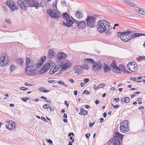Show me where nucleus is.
Segmentation results:
<instances>
[{"label":"nucleus","mask_w":145,"mask_h":145,"mask_svg":"<svg viewBox=\"0 0 145 145\" xmlns=\"http://www.w3.org/2000/svg\"><path fill=\"white\" fill-rule=\"evenodd\" d=\"M126 33H125V34H127L128 35L129 34L131 33H133V31L131 30H130L129 31L127 30V31H125Z\"/></svg>","instance_id":"c03bdc74"},{"label":"nucleus","mask_w":145,"mask_h":145,"mask_svg":"<svg viewBox=\"0 0 145 145\" xmlns=\"http://www.w3.org/2000/svg\"><path fill=\"white\" fill-rule=\"evenodd\" d=\"M133 67V70H132L131 71L132 72H136L138 70V67L137 64L135 62H134L131 64V67Z\"/></svg>","instance_id":"4be33fe9"},{"label":"nucleus","mask_w":145,"mask_h":145,"mask_svg":"<svg viewBox=\"0 0 145 145\" xmlns=\"http://www.w3.org/2000/svg\"><path fill=\"white\" fill-rule=\"evenodd\" d=\"M95 19V18L94 16L88 15L86 19V20L87 22V25L91 28L94 27Z\"/></svg>","instance_id":"20e7f679"},{"label":"nucleus","mask_w":145,"mask_h":145,"mask_svg":"<svg viewBox=\"0 0 145 145\" xmlns=\"http://www.w3.org/2000/svg\"><path fill=\"white\" fill-rule=\"evenodd\" d=\"M84 94H86L88 95H89L90 94V93L89 91L86 90H85L84 91L82 92V94L84 95Z\"/></svg>","instance_id":"58836bf2"},{"label":"nucleus","mask_w":145,"mask_h":145,"mask_svg":"<svg viewBox=\"0 0 145 145\" xmlns=\"http://www.w3.org/2000/svg\"><path fill=\"white\" fill-rule=\"evenodd\" d=\"M88 64H84L82 66V68L85 69H88Z\"/></svg>","instance_id":"f704fd0d"},{"label":"nucleus","mask_w":145,"mask_h":145,"mask_svg":"<svg viewBox=\"0 0 145 145\" xmlns=\"http://www.w3.org/2000/svg\"><path fill=\"white\" fill-rule=\"evenodd\" d=\"M46 59V56H44L43 57H41L40 58V59L39 61L41 62L42 63H43L45 61Z\"/></svg>","instance_id":"473e14b6"},{"label":"nucleus","mask_w":145,"mask_h":145,"mask_svg":"<svg viewBox=\"0 0 145 145\" xmlns=\"http://www.w3.org/2000/svg\"><path fill=\"white\" fill-rule=\"evenodd\" d=\"M137 60L138 61L140 62V60H145V56H139L137 59Z\"/></svg>","instance_id":"72a5a7b5"},{"label":"nucleus","mask_w":145,"mask_h":145,"mask_svg":"<svg viewBox=\"0 0 145 145\" xmlns=\"http://www.w3.org/2000/svg\"><path fill=\"white\" fill-rule=\"evenodd\" d=\"M128 121L124 120L121 122L120 125V129H122L121 128L124 127H129L128 126Z\"/></svg>","instance_id":"a211bd4d"},{"label":"nucleus","mask_w":145,"mask_h":145,"mask_svg":"<svg viewBox=\"0 0 145 145\" xmlns=\"http://www.w3.org/2000/svg\"><path fill=\"white\" fill-rule=\"evenodd\" d=\"M56 53L52 49H49L48 50V56L50 58H54L55 57Z\"/></svg>","instance_id":"aec40b11"},{"label":"nucleus","mask_w":145,"mask_h":145,"mask_svg":"<svg viewBox=\"0 0 145 145\" xmlns=\"http://www.w3.org/2000/svg\"><path fill=\"white\" fill-rule=\"evenodd\" d=\"M121 129H120V130L123 133H126L129 131V127H124Z\"/></svg>","instance_id":"7c9ffc66"},{"label":"nucleus","mask_w":145,"mask_h":145,"mask_svg":"<svg viewBox=\"0 0 145 145\" xmlns=\"http://www.w3.org/2000/svg\"><path fill=\"white\" fill-rule=\"evenodd\" d=\"M41 119L45 122H47V121L45 118L43 117H41Z\"/></svg>","instance_id":"69168bd1"},{"label":"nucleus","mask_w":145,"mask_h":145,"mask_svg":"<svg viewBox=\"0 0 145 145\" xmlns=\"http://www.w3.org/2000/svg\"><path fill=\"white\" fill-rule=\"evenodd\" d=\"M125 31L123 32H118V36L119 37L122 41L124 42H128L130 40V39L128 38V35L127 34H125Z\"/></svg>","instance_id":"39448f33"},{"label":"nucleus","mask_w":145,"mask_h":145,"mask_svg":"<svg viewBox=\"0 0 145 145\" xmlns=\"http://www.w3.org/2000/svg\"><path fill=\"white\" fill-rule=\"evenodd\" d=\"M82 113H83V115H87V114L88 113V112L86 110H85Z\"/></svg>","instance_id":"338daca9"},{"label":"nucleus","mask_w":145,"mask_h":145,"mask_svg":"<svg viewBox=\"0 0 145 145\" xmlns=\"http://www.w3.org/2000/svg\"><path fill=\"white\" fill-rule=\"evenodd\" d=\"M105 86V83H102L101 84H100L99 85V88H103Z\"/></svg>","instance_id":"49530a36"},{"label":"nucleus","mask_w":145,"mask_h":145,"mask_svg":"<svg viewBox=\"0 0 145 145\" xmlns=\"http://www.w3.org/2000/svg\"><path fill=\"white\" fill-rule=\"evenodd\" d=\"M129 6H131L132 7H134L135 5V4L133 2H129V3H128V5Z\"/></svg>","instance_id":"ea45409f"},{"label":"nucleus","mask_w":145,"mask_h":145,"mask_svg":"<svg viewBox=\"0 0 145 145\" xmlns=\"http://www.w3.org/2000/svg\"><path fill=\"white\" fill-rule=\"evenodd\" d=\"M16 63L18 65L22 66L23 64V61L22 58H18L16 61Z\"/></svg>","instance_id":"cd10ccee"},{"label":"nucleus","mask_w":145,"mask_h":145,"mask_svg":"<svg viewBox=\"0 0 145 145\" xmlns=\"http://www.w3.org/2000/svg\"><path fill=\"white\" fill-rule=\"evenodd\" d=\"M113 141V145H120V142L119 139L114 138L112 139Z\"/></svg>","instance_id":"a878e982"},{"label":"nucleus","mask_w":145,"mask_h":145,"mask_svg":"<svg viewBox=\"0 0 145 145\" xmlns=\"http://www.w3.org/2000/svg\"><path fill=\"white\" fill-rule=\"evenodd\" d=\"M97 26V31L101 33L105 32L106 35H109L112 33L110 30L112 28L110 27L109 23L106 20H99Z\"/></svg>","instance_id":"f257e3e1"},{"label":"nucleus","mask_w":145,"mask_h":145,"mask_svg":"<svg viewBox=\"0 0 145 145\" xmlns=\"http://www.w3.org/2000/svg\"><path fill=\"white\" fill-rule=\"evenodd\" d=\"M82 14L80 11H78L76 14V16L78 18L82 17Z\"/></svg>","instance_id":"c756f323"},{"label":"nucleus","mask_w":145,"mask_h":145,"mask_svg":"<svg viewBox=\"0 0 145 145\" xmlns=\"http://www.w3.org/2000/svg\"><path fill=\"white\" fill-rule=\"evenodd\" d=\"M139 13L142 15H145V10L140 8Z\"/></svg>","instance_id":"e433bc0d"},{"label":"nucleus","mask_w":145,"mask_h":145,"mask_svg":"<svg viewBox=\"0 0 145 145\" xmlns=\"http://www.w3.org/2000/svg\"><path fill=\"white\" fill-rule=\"evenodd\" d=\"M120 100V99L119 98H114L113 99V101H115L116 102H118Z\"/></svg>","instance_id":"052dcab7"},{"label":"nucleus","mask_w":145,"mask_h":145,"mask_svg":"<svg viewBox=\"0 0 145 145\" xmlns=\"http://www.w3.org/2000/svg\"><path fill=\"white\" fill-rule=\"evenodd\" d=\"M71 135H72L73 136H74V134L73 133L71 132L69 133L68 136L69 137H71Z\"/></svg>","instance_id":"0e129e2a"},{"label":"nucleus","mask_w":145,"mask_h":145,"mask_svg":"<svg viewBox=\"0 0 145 145\" xmlns=\"http://www.w3.org/2000/svg\"><path fill=\"white\" fill-rule=\"evenodd\" d=\"M61 4H62V5L63 6H67L66 5V2L65 1H61Z\"/></svg>","instance_id":"6e6d98bb"},{"label":"nucleus","mask_w":145,"mask_h":145,"mask_svg":"<svg viewBox=\"0 0 145 145\" xmlns=\"http://www.w3.org/2000/svg\"><path fill=\"white\" fill-rule=\"evenodd\" d=\"M57 1L56 0L55 1V3L54 4V5H52V6H53V7L54 8V7H55V8H56V9H57Z\"/></svg>","instance_id":"864d4df0"},{"label":"nucleus","mask_w":145,"mask_h":145,"mask_svg":"<svg viewBox=\"0 0 145 145\" xmlns=\"http://www.w3.org/2000/svg\"><path fill=\"white\" fill-rule=\"evenodd\" d=\"M9 59L6 53H3L2 57H0V66H3L8 62Z\"/></svg>","instance_id":"0eeeda50"},{"label":"nucleus","mask_w":145,"mask_h":145,"mask_svg":"<svg viewBox=\"0 0 145 145\" xmlns=\"http://www.w3.org/2000/svg\"><path fill=\"white\" fill-rule=\"evenodd\" d=\"M65 21H63L62 24L63 25L67 27H70L73 26L72 24L75 23V21H73L72 20L71 18L65 21Z\"/></svg>","instance_id":"dca6fc26"},{"label":"nucleus","mask_w":145,"mask_h":145,"mask_svg":"<svg viewBox=\"0 0 145 145\" xmlns=\"http://www.w3.org/2000/svg\"><path fill=\"white\" fill-rule=\"evenodd\" d=\"M46 140L50 144L52 145L53 143L52 141L50 139H46Z\"/></svg>","instance_id":"3c124183"},{"label":"nucleus","mask_w":145,"mask_h":145,"mask_svg":"<svg viewBox=\"0 0 145 145\" xmlns=\"http://www.w3.org/2000/svg\"><path fill=\"white\" fill-rule=\"evenodd\" d=\"M120 73H119V74H120L121 73V71H123V72H124V73H125V72H126V69H125V68H123V69H120Z\"/></svg>","instance_id":"4d7b16f0"},{"label":"nucleus","mask_w":145,"mask_h":145,"mask_svg":"<svg viewBox=\"0 0 145 145\" xmlns=\"http://www.w3.org/2000/svg\"><path fill=\"white\" fill-rule=\"evenodd\" d=\"M55 65L54 62L52 60H50L45 63L43 65V67H45L48 69V70L53 67Z\"/></svg>","instance_id":"f3484780"},{"label":"nucleus","mask_w":145,"mask_h":145,"mask_svg":"<svg viewBox=\"0 0 145 145\" xmlns=\"http://www.w3.org/2000/svg\"><path fill=\"white\" fill-rule=\"evenodd\" d=\"M82 69V66L77 65L76 66L74 72L79 74V73L81 72Z\"/></svg>","instance_id":"393cba45"},{"label":"nucleus","mask_w":145,"mask_h":145,"mask_svg":"<svg viewBox=\"0 0 145 145\" xmlns=\"http://www.w3.org/2000/svg\"><path fill=\"white\" fill-rule=\"evenodd\" d=\"M140 8L137 7L135 8L134 10H135L136 12L138 13H139L140 11Z\"/></svg>","instance_id":"a19ab883"},{"label":"nucleus","mask_w":145,"mask_h":145,"mask_svg":"<svg viewBox=\"0 0 145 145\" xmlns=\"http://www.w3.org/2000/svg\"><path fill=\"white\" fill-rule=\"evenodd\" d=\"M63 18L64 19V20H68V19L70 18V16L69 15L67 12H65L62 14Z\"/></svg>","instance_id":"bb28decb"},{"label":"nucleus","mask_w":145,"mask_h":145,"mask_svg":"<svg viewBox=\"0 0 145 145\" xmlns=\"http://www.w3.org/2000/svg\"><path fill=\"white\" fill-rule=\"evenodd\" d=\"M142 99L140 98H138L137 99V101L138 102V104H142V102L141 101Z\"/></svg>","instance_id":"de8ad7c7"},{"label":"nucleus","mask_w":145,"mask_h":145,"mask_svg":"<svg viewBox=\"0 0 145 145\" xmlns=\"http://www.w3.org/2000/svg\"><path fill=\"white\" fill-rule=\"evenodd\" d=\"M6 4L11 9L12 11L17 10L18 8L16 5L15 3L12 0H7Z\"/></svg>","instance_id":"1a4fd4ad"},{"label":"nucleus","mask_w":145,"mask_h":145,"mask_svg":"<svg viewBox=\"0 0 145 145\" xmlns=\"http://www.w3.org/2000/svg\"><path fill=\"white\" fill-rule=\"evenodd\" d=\"M84 82L86 83H88L89 81V80L88 78H85L84 80Z\"/></svg>","instance_id":"e2e57ef3"},{"label":"nucleus","mask_w":145,"mask_h":145,"mask_svg":"<svg viewBox=\"0 0 145 145\" xmlns=\"http://www.w3.org/2000/svg\"><path fill=\"white\" fill-rule=\"evenodd\" d=\"M43 64V63H42L39 61H38L36 64H35V67H36L38 69Z\"/></svg>","instance_id":"2f4dec72"},{"label":"nucleus","mask_w":145,"mask_h":145,"mask_svg":"<svg viewBox=\"0 0 145 145\" xmlns=\"http://www.w3.org/2000/svg\"><path fill=\"white\" fill-rule=\"evenodd\" d=\"M139 37V33H135L129 36L128 37L130 39V40L132 39L135 38L136 37Z\"/></svg>","instance_id":"c85d7f7f"},{"label":"nucleus","mask_w":145,"mask_h":145,"mask_svg":"<svg viewBox=\"0 0 145 145\" xmlns=\"http://www.w3.org/2000/svg\"><path fill=\"white\" fill-rule=\"evenodd\" d=\"M59 69V68L58 67V66L57 65H56L55 66L54 68V69L55 71L56 72Z\"/></svg>","instance_id":"5fc2aeb1"},{"label":"nucleus","mask_w":145,"mask_h":145,"mask_svg":"<svg viewBox=\"0 0 145 145\" xmlns=\"http://www.w3.org/2000/svg\"><path fill=\"white\" fill-rule=\"evenodd\" d=\"M115 135L114 137V138L117 139V138L118 139L120 138L121 140H122L123 137V135L118 132H115Z\"/></svg>","instance_id":"412c9836"},{"label":"nucleus","mask_w":145,"mask_h":145,"mask_svg":"<svg viewBox=\"0 0 145 145\" xmlns=\"http://www.w3.org/2000/svg\"><path fill=\"white\" fill-rule=\"evenodd\" d=\"M131 62L129 63L127 65V67L128 69L130 71H132V70H131L130 69V67H131Z\"/></svg>","instance_id":"79ce46f5"},{"label":"nucleus","mask_w":145,"mask_h":145,"mask_svg":"<svg viewBox=\"0 0 145 145\" xmlns=\"http://www.w3.org/2000/svg\"><path fill=\"white\" fill-rule=\"evenodd\" d=\"M43 107L44 109H48L49 108L46 104H45L43 106Z\"/></svg>","instance_id":"603ef678"},{"label":"nucleus","mask_w":145,"mask_h":145,"mask_svg":"<svg viewBox=\"0 0 145 145\" xmlns=\"http://www.w3.org/2000/svg\"><path fill=\"white\" fill-rule=\"evenodd\" d=\"M37 71L35 69V65H31L26 67L25 73L30 75H35L36 74Z\"/></svg>","instance_id":"7ed1b4c3"},{"label":"nucleus","mask_w":145,"mask_h":145,"mask_svg":"<svg viewBox=\"0 0 145 145\" xmlns=\"http://www.w3.org/2000/svg\"><path fill=\"white\" fill-rule=\"evenodd\" d=\"M84 61L87 63H93V70L96 72L99 71L102 67V64L101 62L99 61L96 62L93 59L91 58H84Z\"/></svg>","instance_id":"f03ea898"},{"label":"nucleus","mask_w":145,"mask_h":145,"mask_svg":"<svg viewBox=\"0 0 145 145\" xmlns=\"http://www.w3.org/2000/svg\"><path fill=\"white\" fill-rule=\"evenodd\" d=\"M40 91L41 92H48L49 91L48 90L46 89H42L40 90Z\"/></svg>","instance_id":"bf43d9fd"},{"label":"nucleus","mask_w":145,"mask_h":145,"mask_svg":"<svg viewBox=\"0 0 145 145\" xmlns=\"http://www.w3.org/2000/svg\"><path fill=\"white\" fill-rule=\"evenodd\" d=\"M20 89L21 90L25 91L28 89L29 88L24 87H22L20 88Z\"/></svg>","instance_id":"8fccbe9b"},{"label":"nucleus","mask_w":145,"mask_h":145,"mask_svg":"<svg viewBox=\"0 0 145 145\" xmlns=\"http://www.w3.org/2000/svg\"><path fill=\"white\" fill-rule=\"evenodd\" d=\"M27 4L29 7H33L38 9L39 3L37 0H27Z\"/></svg>","instance_id":"9b49d317"},{"label":"nucleus","mask_w":145,"mask_h":145,"mask_svg":"<svg viewBox=\"0 0 145 145\" xmlns=\"http://www.w3.org/2000/svg\"><path fill=\"white\" fill-rule=\"evenodd\" d=\"M125 98V97H122L120 99V102H121V103H123L124 102H125V103L126 101Z\"/></svg>","instance_id":"a18cd8bd"},{"label":"nucleus","mask_w":145,"mask_h":145,"mask_svg":"<svg viewBox=\"0 0 145 145\" xmlns=\"http://www.w3.org/2000/svg\"><path fill=\"white\" fill-rule=\"evenodd\" d=\"M15 67V66L14 65H11L10 68V69L11 71V72L13 71V70L14 69V68Z\"/></svg>","instance_id":"37998d69"},{"label":"nucleus","mask_w":145,"mask_h":145,"mask_svg":"<svg viewBox=\"0 0 145 145\" xmlns=\"http://www.w3.org/2000/svg\"><path fill=\"white\" fill-rule=\"evenodd\" d=\"M54 11L51 9H48L47 10V13L48 14L51 18L55 19H57L61 17L60 14L58 12H56V10L54 9Z\"/></svg>","instance_id":"423d86ee"},{"label":"nucleus","mask_w":145,"mask_h":145,"mask_svg":"<svg viewBox=\"0 0 145 145\" xmlns=\"http://www.w3.org/2000/svg\"><path fill=\"white\" fill-rule=\"evenodd\" d=\"M57 83L58 84H59L63 85L64 84V83L61 81H58Z\"/></svg>","instance_id":"680f3d73"},{"label":"nucleus","mask_w":145,"mask_h":145,"mask_svg":"<svg viewBox=\"0 0 145 145\" xmlns=\"http://www.w3.org/2000/svg\"><path fill=\"white\" fill-rule=\"evenodd\" d=\"M110 67L113 69L114 70L113 71L114 73H120V68L116 66V63L114 60L112 61V63L110 65Z\"/></svg>","instance_id":"2eb2a0df"},{"label":"nucleus","mask_w":145,"mask_h":145,"mask_svg":"<svg viewBox=\"0 0 145 145\" xmlns=\"http://www.w3.org/2000/svg\"><path fill=\"white\" fill-rule=\"evenodd\" d=\"M125 103H128L129 101H130V99L129 97H125Z\"/></svg>","instance_id":"09e8293b"},{"label":"nucleus","mask_w":145,"mask_h":145,"mask_svg":"<svg viewBox=\"0 0 145 145\" xmlns=\"http://www.w3.org/2000/svg\"><path fill=\"white\" fill-rule=\"evenodd\" d=\"M72 19L75 21V24H76L78 28L80 29H84L86 28L87 25L85 21H78L72 18Z\"/></svg>","instance_id":"9d476101"},{"label":"nucleus","mask_w":145,"mask_h":145,"mask_svg":"<svg viewBox=\"0 0 145 145\" xmlns=\"http://www.w3.org/2000/svg\"><path fill=\"white\" fill-rule=\"evenodd\" d=\"M8 122L9 124L8 126H6V128L11 131H15L16 129V123L12 121H9Z\"/></svg>","instance_id":"ddd939ff"},{"label":"nucleus","mask_w":145,"mask_h":145,"mask_svg":"<svg viewBox=\"0 0 145 145\" xmlns=\"http://www.w3.org/2000/svg\"><path fill=\"white\" fill-rule=\"evenodd\" d=\"M44 3V4L45 3L44 1L43 0H42L40 2V4L39 3V5L38 6V8H39L40 7H43V6L44 5L42 4L43 3Z\"/></svg>","instance_id":"4c0bfd02"},{"label":"nucleus","mask_w":145,"mask_h":145,"mask_svg":"<svg viewBox=\"0 0 145 145\" xmlns=\"http://www.w3.org/2000/svg\"><path fill=\"white\" fill-rule=\"evenodd\" d=\"M66 57L67 55L66 54L63 52H60L57 54L56 60L57 62L59 63L61 61L62 59L66 58Z\"/></svg>","instance_id":"f8f14e48"},{"label":"nucleus","mask_w":145,"mask_h":145,"mask_svg":"<svg viewBox=\"0 0 145 145\" xmlns=\"http://www.w3.org/2000/svg\"><path fill=\"white\" fill-rule=\"evenodd\" d=\"M56 72V71L54 69L53 67L52 69H50L49 71V73L50 74H54Z\"/></svg>","instance_id":"c9c22d12"},{"label":"nucleus","mask_w":145,"mask_h":145,"mask_svg":"<svg viewBox=\"0 0 145 145\" xmlns=\"http://www.w3.org/2000/svg\"><path fill=\"white\" fill-rule=\"evenodd\" d=\"M130 79L134 81H136V78L135 77H131L130 78Z\"/></svg>","instance_id":"774afa93"},{"label":"nucleus","mask_w":145,"mask_h":145,"mask_svg":"<svg viewBox=\"0 0 145 145\" xmlns=\"http://www.w3.org/2000/svg\"><path fill=\"white\" fill-rule=\"evenodd\" d=\"M104 71L105 72H106L108 71H110L111 70L110 67L108 65L106 64L105 63L103 64Z\"/></svg>","instance_id":"b1692460"},{"label":"nucleus","mask_w":145,"mask_h":145,"mask_svg":"<svg viewBox=\"0 0 145 145\" xmlns=\"http://www.w3.org/2000/svg\"><path fill=\"white\" fill-rule=\"evenodd\" d=\"M18 4L22 10H26L28 7L27 4V0H18L17 2Z\"/></svg>","instance_id":"6e6552de"},{"label":"nucleus","mask_w":145,"mask_h":145,"mask_svg":"<svg viewBox=\"0 0 145 145\" xmlns=\"http://www.w3.org/2000/svg\"><path fill=\"white\" fill-rule=\"evenodd\" d=\"M48 70V69L46 68L45 67H43L41 68L40 70L38 71V73L39 74H42L47 72Z\"/></svg>","instance_id":"5701e85b"},{"label":"nucleus","mask_w":145,"mask_h":145,"mask_svg":"<svg viewBox=\"0 0 145 145\" xmlns=\"http://www.w3.org/2000/svg\"><path fill=\"white\" fill-rule=\"evenodd\" d=\"M25 63L26 67L27 66H29L30 67V66L31 65H35V63L33 62L32 61H31L30 58L29 57H27L26 58Z\"/></svg>","instance_id":"6ab92c4d"},{"label":"nucleus","mask_w":145,"mask_h":145,"mask_svg":"<svg viewBox=\"0 0 145 145\" xmlns=\"http://www.w3.org/2000/svg\"><path fill=\"white\" fill-rule=\"evenodd\" d=\"M61 65L62 67V69L65 70L68 68H69L71 65V63L70 61L67 60H65L64 61H63L61 62Z\"/></svg>","instance_id":"4468645a"},{"label":"nucleus","mask_w":145,"mask_h":145,"mask_svg":"<svg viewBox=\"0 0 145 145\" xmlns=\"http://www.w3.org/2000/svg\"><path fill=\"white\" fill-rule=\"evenodd\" d=\"M119 67H120V68H121L122 69H123V68H125V66L123 65H120L119 66Z\"/></svg>","instance_id":"13d9d810"}]
</instances>
